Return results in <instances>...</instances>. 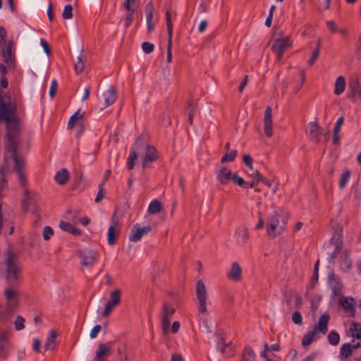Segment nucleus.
Returning <instances> with one entry per match:
<instances>
[{
    "label": "nucleus",
    "instance_id": "obj_12",
    "mask_svg": "<svg viewBox=\"0 0 361 361\" xmlns=\"http://www.w3.org/2000/svg\"><path fill=\"white\" fill-rule=\"evenodd\" d=\"M306 132L308 137L314 142H319V136L322 135L323 130L318 126L316 122H310L307 124Z\"/></svg>",
    "mask_w": 361,
    "mask_h": 361
},
{
    "label": "nucleus",
    "instance_id": "obj_20",
    "mask_svg": "<svg viewBox=\"0 0 361 361\" xmlns=\"http://www.w3.org/2000/svg\"><path fill=\"white\" fill-rule=\"evenodd\" d=\"M234 173L226 167H223L216 173V179L222 185H226L232 180Z\"/></svg>",
    "mask_w": 361,
    "mask_h": 361
},
{
    "label": "nucleus",
    "instance_id": "obj_54",
    "mask_svg": "<svg viewBox=\"0 0 361 361\" xmlns=\"http://www.w3.org/2000/svg\"><path fill=\"white\" fill-rule=\"evenodd\" d=\"M137 0H125L123 6L125 8V9L127 10V13H133L135 11V9L131 7L130 4L135 3Z\"/></svg>",
    "mask_w": 361,
    "mask_h": 361
},
{
    "label": "nucleus",
    "instance_id": "obj_43",
    "mask_svg": "<svg viewBox=\"0 0 361 361\" xmlns=\"http://www.w3.org/2000/svg\"><path fill=\"white\" fill-rule=\"evenodd\" d=\"M237 150L233 149L231 152H228L226 153L224 156H223L221 159V163H226L228 161H233L235 160L236 156H237Z\"/></svg>",
    "mask_w": 361,
    "mask_h": 361
},
{
    "label": "nucleus",
    "instance_id": "obj_28",
    "mask_svg": "<svg viewBox=\"0 0 361 361\" xmlns=\"http://www.w3.org/2000/svg\"><path fill=\"white\" fill-rule=\"evenodd\" d=\"M231 180L242 188H252V186L254 185L253 182L247 183V181L244 180L243 178L239 176L237 173L233 174Z\"/></svg>",
    "mask_w": 361,
    "mask_h": 361
},
{
    "label": "nucleus",
    "instance_id": "obj_32",
    "mask_svg": "<svg viewBox=\"0 0 361 361\" xmlns=\"http://www.w3.org/2000/svg\"><path fill=\"white\" fill-rule=\"evenodd\" d=\"M351 336L357 339H361V324L352 322L350 325Z\"/></svg>",
    "mask_w": 361,
    "mask_h": 361
},
{
    "label": "nucleus",
    "instance_id": "obj_35",
    "mask_svg": "<svg viewBox=\"0 0 361 361\" xmlns=\"http://www.w3.org/2000/svg\"><path fill=\"white\" fill-rule=\"evenodd\" d=\"M117 236H118V233L116 232V231L115 229L114 225L110 226L108 229V233H107L108 243L110 245H114L116 243Z\"/></svg>",
    "mask_w": 361,
    "mask_h": 361
},
{
    "label": "nucleus",
    "instance_id": "obj_13",
    "mask_svg": "<svg viewBox=\"0 0 361 361\" xmlns=\"http://www.w3.org/2000/svg\"><path fill=\"white\" fill-rule=\"evenodd\" d=\"M228 280L233 282H238L242 279V268L237 262L231 264L230 269L226 274Z\"/></svg>",
    "mask_w": 361,
    "mask_h": 361
},
{
    "label": "nucleus",
    "instance_id": "obj_42",
    "mask_svg": "<svg viewBox=\"0 0 361 361\" xmlns=\"http://www.w3.org/2000/svg\"><path fill=\"white\" fill-rule=\"evenodd\" d=\"M350 177V172L348 170L345 171L341 175L339 181V188L343 189L345 187Z\"/></svg>",
    "mask_w": 361,
    "mask_h": 361
},
{
    "label": "nucleus",
    "instance_id": "obj_18",
    "mask_svg": "<svg viewBox=\"0 0 361 361\" xmlns=\"http://www.w3.org/2000/svg\"><path fill=\"white\" fill-rule=\"evenodd\" d=\"M217 348L220 350L224 357H231L234 353V346L231 342L226 343L223 337L218 338Z\"/></svg>",
    "mask_w": 361,
    "mask_h": 361
},
{
    "label": "nucleus",
    "instance_id": "obj_38",
    "mask_svg": "<svg viewBox=\"0 0 361 361\" xmlns=\"http://www.w3.org/2000/svg\"><path fill=\"white\" fill-rule=\"evenodd\" d=\"M121 292L119 289H116L111 293V300L109 301L112 305L117 306L121 302Z\"/></svg>",
    "mask_w": 361,
    "mask_h": 361
},
{
    "label": "nucleus",
    "instance_id": "obj_1",
    "mask_svg": "<svg viewBox=\"0 0 361 361\" xmlns=\"http://www.w3.org/2000/svg\"><path fill=\"white\" fill-rule=\"evenodd\" d=\"M0 122L6 124L5 152L4 164L0 169V192L6 185V173L11 170L18 173L23 187L26 186V178L23 173L25 162L18 155V147L22 145L19 118L16 113V105L10 101V97L0 89Z\"/></svg>",
    "mask_w": 361,
    "mask_h": 361
},
{
    "label": "nucleus",
    "instance_id": "obj_4",
    "mask_svg": "<svg viewBox=\"0 0 361 361\" xmlns=\"http://www.w3.org/2000/svg\"><path fill=\"white\" fill-rule=\"evenodd\" d=\"M196 295L198 300V311L203 314H208L207 309V290L204 282L198 280L196 283Z\"/></svg>",
    "mask_w": 361,
    "mask_h": 361
},
{
    "label": "nucleus",
    "instance_id": "obj_2",
    "mask_svg": "<svg viewBox=\"0 0 361 361\" xmlns=\"http://www.w3.org/2000/svg\"><path fill=\"white\" fill-rule=\"evenodd\" d=\"M5 279L8 287L4 295L6 300V314L13 313L19 302L18 288L21 283V267L18 262V255L8 247L4 252Z\"/></svg>",
    "mask_w": 361,
    "mask_h": 361
},
{
    "label": "nucleus",
    "instance_id": "obj_17",
    "mask_svg": "<svg viewBox=\"0 0 361 361\" xmlns=\"http://www.w3.org/2000/svg\"><path fill=\"white\" fill-rule=\"evenodd\" d=\"M37 200V195L26 188L24 191V198L22 202L23 209L27 212L29 209V206L36 204Z\"/></svg>",
    "mask_w": 361,
    "mask_h": 361
},
{
    "label": "nucleus",
    "instance_id": "obj_9",
    "mask_svg": "<svg viewBox=\"0 0 361 361\" xmlns=\"http://www.w3.org/2000/svg\"><path fill=\"white\" fill-rule=\"evenodd\" d=\"M328 282L333 292L334 296H338L342 293L343 284L333 270L328 272Z\"/></svg>",
    "mask_w": 361,
    "mask_h": 361
},
{
    "label": "nucleus",
    "instance_id": "obj_30",
    "mask_svg": "<svg viewBox=\"0 0 361 361\" xmlns=\"http://www.w3.org/2000/svg\"><path fill=\"white\" fill-rule=\"evenodd\" d=\"M331 242L335 245L336 253H340L343 247L342 234L336 232L332 237Z\"/></svg>",
    "mask_w": 361,
    "mask_h": 361
},
{
    "label": "nucleus",
    "instance_id": "obj_61",
    "mask_svg": "<svg viewBox=\"0 0 361 361\" xmlns=\"http://www.w3.org/2000/svg\"><path fill=\"white\" fill-rule=\"evenodd\" d=\"M57 87L58 85L56 80H53L49 89V95L51 97H53L56 94Z\"/></svg>",
    "mask_w": 361,
    "mask_h": 361
},
{
    "label": "nucleus",
    "instance_id": "obj_46",
    "mask_svg": "<svg viewBox=\"0 0 361 361\" xmlns=\"http://www.w3.org/2000/svg\"><path fill=\"white\" fill-rule=\"evenodd\" d=\"M54 235V230L51 226H46L43 228L42 236L43 239L46 241L50 240L51 237Z\"/></svg>",
    "mask_w": 361,
    "mask_h": 361
},
{
    "label": "nucleus",
    "instance_id": "obj_8",
    "mask_svg": "<svg viewBox=\"0 0 361 361\" xmlns=\"http://www.w3.org/2000/svg\"><path fill=\"white\" fill-rule=\"evenodd\" d=\"M142 147L145 150V153L142 157V165L143 168H145L152 162L157 160L159 158V153L156 148L152 145H147L145 146V144L143 143V146Z\"/></svg>",
    "mask_w": 361,
    "mask_h": 361
},
{
    "label": "nucleus",
    "instance_id": "obj_29",
    "mask_svg": "<svg viewBox=\"0 0 361 361\" xmlns=\"http://www.w3.org/2000/svg\"><path fill=\"white\" fill-rule=\"evenodd\" d=\"M345 88V80L343 76L337 78L335 82L334 93L336 95H339L343 93Z\"/></svg>",
    "mask_w": 361,
    "mask_h": 361
},
{
    "label": "nucleus",
    "instance_id": "obj_64",
    "mask_svg": "<svg viewBox=\"0 0 361 361\" xmlns=\"http://www.w3.org/2000/svg\"><path fill=\"white\" fill-rule=\"evenodd\" d=\"M40 44L43 47L44 52L49 56L51 53V49L49 48L48 42L45 41L44 39H41Z\"/></svg>",
    "mask_w": 361,
    "mask_h": 361
},
{
    "label": "nucleus",
    "instance_id": "obj_33",
    "mask_svg": "<svg viewBox=\"0 0 361 361\" xmlns=\"http://www.w3.org/2000/svg\"><path fill=\"white\" fill-rule=\"evenodd\" d=\"M161 203L157 200H154L148 207V212L151 214H156L161 212Z\"/></svg>",
    "mask_w": 361,
    "mask_h": 361
},
{
    "label": "nucleus",
    "instance_id": "obj_60",
    "mask_svg": "<svg viewBox=\"0 0 361 361\" xmlns=\"http://www.w3.org/2000/svg\"><path fill=\"white\" fill-rule=\"evenodd\" d=\"M13 41H9L5 48L2 49V54H14L12 51L13 49Z\"/></svg>",
    "mask_w": 361,
    "mask_h": 361
},
{
    "label": "nucleus",
    "instance_id": "obj_58",
    "mask_svg": "<svg viewBox=\"0 0 361 361\" xmlns=\"http://www.w3.org/2000/svg\"><path fill=\"white\" fill-rule=\"evenodd\" d=\"M72 227L73 226L70 223L63 221L59 223V228L64 231L70 233Z\"/></svg>",
    "mask_w": 361,
    "mask_h": 361
},
{
    "label": "nucleus",
    "instance_id": "obj_49",
    "mask_svg": "<svg viewBox=\"0 0 361 361\" xmlns=\"http://www.w3.org/2000/svg\"><path fill=\"white\" fill-rule=\"evenodd\" d=\"M292 291L289 290L286 292L285 293V302L288 306V311L290 312L292 310L295 309L294 306L292 305Z\"/></svg>",
    "mask_w": 361,
    "mask_h": 361
},
{
    "label": "nucleus",
    "instance_id": "obj_10",
    "mask_svg": "<svg viewBox=\"0 0 361 361\" xmlns=\"http://www.w3.org/2000/svg\"><path fill=\"white\" fill-rule=\"evenodd\" d=\"M166 27L168 31V43H167V57L166 61L171 63L172 60V37H173V25L170 16V12L168 11L166 13Z\"/></svg>",
    "mask_w": 361,
    "mask_h": 361
},
{
    "label": "nucleus",
    "instance_id": "obj_16",
    "mask_svg": "<svg viewBox=\"0 0 361 361\" xmlns=\"http://www.w3.org/2000/svg\"><path fill=\"white\" fill-rule=\"evenodd\" d=\"M234 238L239 245H245L249 238L247 228L245 226H239L235 231Z\"/></svg>",
    "mask_w": 361,
    "mask_h": 361
},
{
    "label": "nucleus",
    "instance_id": "obj_7",
    "mask_svg": "<svg viewBox=\"0 0 361 361\" xmlns=\"http://www.w3.org/2000/svg\"><path fill=\"white\" fill-rule=\"evenodd\" d=\"M175 312V308L165 302L163 305L162 314H161V327L164 334L169 331V326L171 324V317Z\"/></svg>",
    "mask_w": 361,
    "mask_h": 361
},
{
    "label": "nucleus",
    "instance_id": "obj_34",
    "mask_svg": "<svg viewBox=\"0 0 361 361\" xmlns=\"http://www.w3.org/2000/svg\"><path fill=\"white\" fill-rule=\"evenodd\" d=\"M2 55L4 57V63H5L9 69H14L16 65L15 55L4 54H2Z\"/></svg>",
    "mask_w": 361,
    "mask_h": 361
},
{
    "label": "nucleus",
    "instance_id": "obj_62",
    "mask_svg": "<svg viewBox=\"0 0 361 361\" xmlns=\"http://www.w3.org/2000/svg\"><path fill=\"white\" fill-rule=\"evenodd\" d=\"M102 326L99 324L95 325L93 329L90 331V336L91 338H94L97 337L98 333L101 331Z\"/></svg>",
    "mask_w": 361,
    "mask_h": 361
},
{
    "label": "nucleus",
    "instance_id": "obj_6",
    "mask_svg": "<svg viewBox=\"0 0 361 361\" xmlns=\"http://www.w3.org/2000/svg\"><path fill=\"white\" fill-rule=\"evenodd\" d=\"M80 259V264L87 267H92L98 259V253L91 249H83L78 253Z\"/></svg>",
    "mask_w": 361,
    "mask_h": 361
},
{
    "label": "nucleus",
    "instance_id": "obj_41",
    "mask_svg": "<svg viewBox=\"0 0 361 361\" xmlns=\"http://www.w3.org/2000/svg\"><path fill=\"white\" fill-rule=\"evenodd\" d=\"M328 341L332 345H337L340 341V336L336 331H331L328 335Z\"/></svg>",
    "mask_w": 361,
    "mask_h": 361
},
{
    "label": "nucleus",
    "instance_id": "obj_27",
    "mask_svg": "<svg viewBox=\"0 0 361 361\" xmlns=\"http://www.w3.org/2000/svg\"><path fill=\"white\" fill-rule=\"evenodd\" d=\"M255 357L254 350L250 346H246L242 353L240 361H255Z\"/></svg>",
    "mask_w": 361,
    "mask_h": 361
},
{
    "label": "nucleus",
    "instance_id": "obj_26",
    "mask_svg": "<svg viewBox=\"0 0 361 361\" xmlns=\"http://www.w3.org/2000/svg\"><path fill=\"white\" fill-rule=\"evenodd\" d=\"M352 267V261L346 252L343 253L340 259V267L344 272H348Z\"/></svg>",
    "mask_w": 361,
    "mask_h": 361
},
{
    "label": "nucleus",
    "instance_id": "obj_40",
    "mask_svg": "<svg viewBox=\"0 0 361 361\" xmlns=\"http://www.w3.org/2000/svg\"><path fill=\"white\" fill-rule=\"evenodd\" d=\"M341 306L346 311L353 310V298H344L340 301Z\"/></svg>",
    "mask_w": 361,
    "mask_h": 361
},
{
    "label": "nucleus",
    "instance_id": "obj_50",
    "mask_svg": "<svg viewBox=\"0 0 361 361\" xmlns=\"http://www.w3.org/2000/svg\"><path fill=\"white\" fill-rule=\"evenodd\" d=\"M25 319L21 316H18L14 322L15 329L17 331L22 330L24 327Z\"/></svg>",
    "mask_w": 361,
    "mask_h": 361
},
{
    "label": "nucleus",
    "instance_id": "obj_53",
    "mask_svg": "<svg viewBox=\"0 0 361 361\" xmlns=\"http://www.w3.org/2000/svg\"><path fill=\"white\" fill-rule=\"evenodd\" d=\"M195 113V106L193 104L190 103L189 104V113H188V123L192 125V119L194 114Z\"/></svg>",
    "mask_w": 361,
    "mask_h": 361
},
{
    "label": "nucleus",
    "instance_id": "obj_25",
    "mask_svg": "<svg viewBox=\"0 0 361 361\" xmlns=\"http://www.w3.org/2000/svg\"><path fill=\"white\" fill-rule=\"evenodd\" d=\"M86 60V56L81 53L74 61V68L77 74L82 73L84 70Z\"/></svg>",
    "mask_w": 361,
    "mask_h": 361
},
{
    "label": "nucleus",
    "instance_id": "obj_36",
    "mask_svg": "<svg viewBox=\"0 0 361 361\" xmlns=\"http://www.w3.org/2000/svg\"><path fill=\"white\" fill-rule=\"evenodd\" d=\"M315 335V331L312 330L308 331L306 334L304 335L302 338V345L303 347H307L310 345L313 342Z\"/></svg>",
    "mask_w": 361,
    "mask_h": 361
},
{
    "label": "nucleus",
    "instance_id": "obj_44",
    "mask_svg": "<svg viewBox=\"0 0 361 361\" xmlns=\"http://www.w3.org/2000/svg\"><path fill=\"white\" fill-rule=\"evenodd\" d=\"M108 350H109L105 344L100 343L99 345L98 349L96 352V357L98 360V361H103L102 359V356L104 355Z\"/></svg>",
    "mask_w": 361,
    "mask_h": 361
},
{
    "label": "nucleus",
    "instance_id": "obj_63",
    "mask_svg": "<svg viewBox=\"0 0 361 361\" xmlns=\"http://www.w3.org/2000/svg\"><path fill=\"white\" fill-rule=\"evenodd\" d=\"M243 161L245 164H246L250 169H252V159L250 155H244Z\"/></svg>",
    "mask_w": 361,
    "mask_h": 361
},
{
    "label": "nucleus",
    "instance_id": "obj_51",
    "mask_svg": "<svg viewBox=\"0 0 361 361\" xmlns=\"http://www.w3.org/2000/svg\"><path fill=\"white\" fill-rule=\"evenodd\" d=\"M142 49L145 54H150L154 51V45L149 42H145L142 44Z\"/></svg>",
    "mask_w": 361,
    "mask_h": 361
},
{
    "label": "nucleus",
    "instance_id": "obj_14",
    "mask_svg": "<svg viewBox=\"0 0 361 361\" xmlns=\"http://www.w3.org/2000/svg\"><path fill=\"white\" fill-rule=\"evenodd\" d=\"M143 146V138L140 136L136 139L135 142V149H132L130 154L128 158L127 166L128 169H132L135 165V161L137 158L136 150H140Z\"/></svg>",
    "mask_w": 361,
    "mask_h": 361
},
{
    "label": "nucleus",
    "instance_id": "obj_31",
    "mask_svg": "<svg viewBox=\"0 0 361 361\" xmlns=\"http://www.w3.org/2000/svg\"><path fill=\"white\" fill-rule=\"evenodd\" d=\"M352 346L350 343H344L340 348L339 357L341 359H347L352 355Z\"/></svg>",
    "mask_w": 361,
    "mask_h": 361
},
{
    "label": "nucleus",
    "instance_id": "obj_37",
    "mask_svg": "<svg viewBox=\"0 0 361 361\" xmlns=\"http://www.w3.org/2000/svg\"><path fill=\"white\" fill-rule=\"evenodd\" d=\"M349 87L353 97H361V88L359 82L357 80L350 82Z\"/></svg>",
    "mask_w": 361,
    "mask_h": 361
},
{
    "label": "nucleus",
    "instance_id": "obj_22",
    "mask_svg": "<svg viewBox=\"0 0 361 361\" xmlns=\"http://www.w3.org/2000/svg\"><path fill=\"white\" fill-rule=\"evenodd\" d=\"M329 319L330 317L327 313L323 314L320 317L318 323L314 326L313 330L316 332L319 331L322 334H326L328 331L327 324Z\"/></svg>",
    "mask_w": 361,
    "mask_h": 361
},
{
    "label": "nucleus",
    "instance_id": "obj_3",
    "mask_svg": "<svg viewBox=\"0 0 361 361\" xmlns=\"http://www.w3.org/2000/svg\"><path fill=\"white\" fill-rule=\"evenodd\" d=\"M288 214L287 212L281 210L280 212L274 210L267 219V233L271 238H274L280 235L286 229Z\"/></svg>",
    "mask_w": 361,
    "mask_h": 361
},
{
    "label": "nucleus",
    "instance_id": "obj_39",
    "mask_svg": "<svg viewBox=\"0 0 361 361\" xmlns=\"http://www.w3.org/2000/svg\"><path fill=\"white\" fill-rule=\"evenodd\" d=\"M83 112L81 113L80 109H78L76 112H75L69 118L68 123V128H72L77 121H78L83 116Z\"/></svg>",
    "mask_w": 361,
    "mask_h": 361
},
{
    "label": "nucleus",
    "instance_id": "obj_11",
    "mask_svg": "<svg viewBox=\"0 0 361 361\" xmlns=\"http://www.w3.org/2000/svg\"><path fill=\"white\" fill-rule=\"evenodd\" d=\"M152 228L149 226L141 228L138 224L133 226L130 233L129 234V240L131 242L139 241L144 235L151 231Z\"/></svg>",
    "mask_w": 361,
    "mask_h": 361
},
{
    "label": "nucleus",
    "instance_id": "obj_24",
    "mask_svg": "<svg viewBox=\"0 0 361 361\" xmlns=\"http://www.w3.org/2000/svg\"><path fill=\"white\" fill-rule=\"evenodd\" d=\"M54 179L59 185L66 184L69 179V173L68 170L65 168L61 169L56 173Z\"/></svg>",
    "mask_w": 361,
    "mask_h": 361
},
{
    "label": "nucleus",
    "instance_id": "obj_15",
    "mask_svg": "<svg viewBox=\"0 0 361 361\" xmlns=\"http://www.w3.org/2000/svg\"><path fill=\"white\" fill-rule=\"evenodd\" d=\"M264 130L267 137H271L272 131V109L268 106L266 107L264 115Z\"/></svg>",
    "mask_w": 361,
    "mask_h": 361
},
{
    "label": "nucleus",
    "instance_id": "obj_23",
    "mask_svg": "<svg viewBox=\"0 0 361 361\" xmlns=\"http://www.w3.org/2000/svg\"><path fill=\"white\" fill-rule=\"evenodd\" d=\"M57 334L54 330L49 331V336L47 338L46 343L44 345L45 350H54L56 345Z\"/></svg>",
    "mask_w": 361,
    "mask_h": 361
},
{
    "label": "nucleus",
    "instance_id": "obj_19",
    "mask_svg": "<svg viewBox=\"0 0 361 361\" xmlns=\"http://www.w3.org/2000/svg\"><path fill=\"white\" fill-rule=\"evenodd\" d=\"M9 335L8 330H4L0 333V356L6 358L9 350V343L7 341Z\"/></svg>",
    "mask_w": 361,
    "mask_h": 361
},
{
    "label": "nucleus",
    "instance_id": "obj_55",
    "mask_svg": "<svg viewBox=\"0 0 361 361\" xmlns=\"http://www.w3.org/2000/svg\"><path fill=\"white\" fill-rule=\"evenodd\" d=\"M116 306L114 305H112L109 301L106 302L104 312H103V317H108L110 313L111 312V310L113 308H114Z\"/></svg>",
    "mask_w": 361,
    "mask_h": 361
},
{
    "label": "nucleus",
    "instance_id": "obj_57",
    "mask_svg": "<svg viewBox=\"0 0 361 361\" xmlns=\"http://www.w3.org/2000/svg\"><path fill=\"white\" fill-rule=\"evenodd\" d=\"M319 54L320 52H319L318 49H315L312 54L311 58L308 61L309 66H312L316 60L318 59Z\"/></svg>",
    "mask_w": 361,
    "mask_h": 361
},
{
    "label": "nucleus",
    "instance_id": "obj_48",
    "mask_svg": "<svg viewBox=\"0 0 361 361\" xmlns=\"http://www.w3.org/2000/svg\"><path fill=\"white\" fill-rule=\"evenodd\" d=\"M292 299L294 301V308L298 310L301 307L302 305V298L298 294H295L292 291Z\"/></svg>",
    "mask_w": 361,
    "mask_h": 361
},
{
    "label": "nucleus",
    "instance_id": "obj_59",
    "mask_svg": "<svg viewBox=\"0 0 361 361\" xmlns=\"http://www.w3.org/2000/svg\"><path fill=\"white\" fill-rule=\"evenodd\" d=\"M326 26L329 29V30L333 33L338 32V29L336 27V25L333 20H328L326 22Z\"/></svg>",
    "mask_w": 361,
    "mask_h": 361
},
{
    "label": "nucleus",
    "instance_id": "obj_21",
    "mask_svg": "<svg viewBox=\"0 0 361 361\" xmlns=\"http://www.w3.org/2000/svg\"><path fill=\"white\" fill-rule=\"evenodd\" d=\"M103 97L104 99V107L106 108L111 105H112L117 99L116 90V88L110 85L107 90H106L103 93Z\"/></svg>",
    "mask_w": 361,
    "mask_h": 361
},
{
    "label": "nucleus",
    "instance_id": "obj_52",
    "mask_svg": "<svg viewBox=\"0 0 361 361\" xmlns=\"http://www.w3.org/2000/svg\"><path fill=\"white\" fill-rule=\"evenodd\" d=\"M292 320L295 324L301 325L302 324V317L298 311H295L293 313Z\"/></svg>",
    "mask_w": 361,
    "mask_h": 361
},
{
    "label": "nucleus",
    "instance_id": "obj_56",
    "mask_svg": "<svg viewBox=\"0 0 361 361\" xmlns=\"http://www.w3.org/2000/svg\"><path fill=\"white\" fill-rule=\"evenodd\" d=\"M6 35H7V32H6V29L4 27L0 26V44L1 45L6 44Z\"/></svg>",
    "mask_w": 361,
    "mask_h": 361
},
{
    "label": "nucleus",
    "instance_id": "obj_45",
    "mask_svg": "<svg viewBox=\"0 0 361 361\" xmlns=\"http://www.w3.org/2000/svg\"><path fill=\"white\" fill-rule=\"evenodd\" d=\"M251 177V180L250 181H247V183H254L252 188L255 187L258 183L262 179V174L258 171V170L255 171L252 174L250 175Z\"/></svg>",
    "mask_w": 361,
    "mask_h": 361
},
{
    "label": "nucleus",
    "instance_id": "obj_5",
    "mask_svg": "<svg viewBox=\"0 0 361 361\" xmlns=\"http://www.w3.org/2000/svg\"><path fill=\"white\" fill-rule=\"evenodd\" d=\"M291 46L292 42L288 37H279L274 39L271 45V50L276 55L278 61L281 60L284 51Z\"/></svg>",
    "mask_w": 361,
    "mask_h": 361
},
{
    "label": "nucleus",
    "instance_id": "obj_47",
    "mask_svg": "<svg viewBox=\"0 0 361 361\" xmlns=\"http://www.w3.org/2000/svg\"><path fill=\"white\" fill-rule=\"evenodd\" d=\"M73 7L71 5H66L63 11L62 17L66 20H68L73 18Z\"/></svg>",
    "mask_w": 361,
    "mask_h": 361
}]
</instances>
